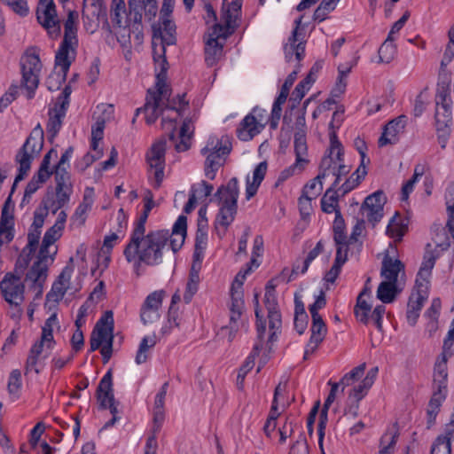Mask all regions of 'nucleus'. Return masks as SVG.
Instances as JSON below:
<instances>
[{"mask_svg":"<svg viewBox=\"0 0 454 454\" xmlns=\"http://www.w3.org/2000/svg\"><path fill=\"white\" fill-rule=\"evenodd\" d=\"M129 12L125 22L132 27L133 36L140 44L143 40L142 6L138 0H129Z\"/></svg>","mask_w":454,"mask_h":454,"instance_id":"nucleus-26","label":"nucleus"},{"mask_svg":"<svg viewBox=\"0 0 454 454\" xmlns=\"http://www.w3.org/2000/svg\"><path fill=\"white\" fill-rule=\"evenodd\" d=\"M168 387V382H165L160 391L155 395L153 405V423L154 425V432H160L165 419V399Z\"/></svg>","mask_w":454,"mask_h":454,"instance_id":"nucleus-29","label":"nucleus"},{"mask_svg":"<svg viewBox=\"0 0 454 454\" xmlns=\"http://www.w3.org/2000/svg\"><path fill=\"white\" fill-rule=\"evenodd\" d=\"M231 151V142L228 136H211L206 145L201 149V154L206 158L205 176L214 180L217 170L223 165L225 157Z\"/></svg>","mask_w":454,"mask_h":454,"instance_id":"nucleus-8","label":"nucleus"},{"mask_svg":"<svg viewBox=\"0 0 454 454\" xmlns=\"http://www.w3.org/2000/svg\"><path fill=\"white\" fill-rule=\"evenodd\" d=\"M166 43L159 42L153 36V57L157 74V82L155 90H148L146 102L142 108L137 109V114L140 111L145 114V121L148 124H153L160 114H164L166 110L175 112V116L163 115L162 125L166 129L171 130L168 134L170 141L175 140L173 130L176 128L175 121L181 115L182 111L187 106L184 100L185 95H177L176 98L170 100V89L166 83V74L168 70V62L166 59Z\"/></svg>","mask_w":454,"mask_h":454,"instance_id":"nucleus-2","label":"nucleus"},{"mask_svg":"<svg viewBox=\"0 0 454 454\" xmlns=\"http://www.w3.org/2000/svg\"><path fill=\"white\" fill-rule=\"evenodd\" d=\"M438 256L439 251L437 247L433 249L432 246L427 244L423 262L417 275L415 288L409 298L407 305L406 317L411 325H415L417 323L419 311L428 297L429 278Z\"/></svg>","mask_w":454,"mask_h":454,"instance_id":"nucleus-5","label":"nucleus"},{"mask_svg":"<svg viewBox=\"0 0 454 454\" xmlns=\"http://www.w3.org/2000/svg\"><path fill=\"white\" fill-rule=\"evenodd\" d=\"M424 174V167L422 165H416L412 177L408 180L402 188V200H407L409 194L413 191L415 184L419 181Z\"/></svg>","mask_w":454,"mask_h":454,"instance_id":"nucleus-53","label":"nucleus"},{"mask_svg":"<svg viewBox=\"0 0 454 454\" xmlns=\"http://www.w3.org/2000/svg\"><path fill=\"white\" fill-rule=\"evenodd\" d=\"M200 283V274L199 270L195 269V266L192 265L190 274H189V279L186 285V290L184 294V299L185 302H190L192 301V296L195 294V293L198 291Z\"/></svg>","mask_w":454,"mask_h":454,"instance_id":"nucleus-47","label":"nucleus"},{"mask_svg":"<svg viewBox=\"0 0 454 454\" xmlns=\"http://www.w3.org/2000/svg\"><path fill=\"white\" fill-rule=\"evenodd\" d=\"M366 174V167L359 166L357 169L348 178L346 179L344 184L338 188V191L340 192L342 195L347 194L361 183Z\"/></svg>","mask_w":454,"mask_h":454,"instance_id":"nucleus-39","label":"nucleus"},{"mask_svg":"<svg viewBox=\"0 0 454 454\" xmlns=\"http://www.w3.org/2000/svg\"><path fill=\"white\" fill-rule=\"evenodd\" d=\"M325 178L318 175L308 183L303 190V195L300 199L299 203L301 205L303 202H309L311 200L316 199L323 190V180Z\"/></svg>","mask_w":454,"mask_h":454,"instance_id":"nucleus-37","label":"nucleus"},{"mask_svg":"<svg viewBox=\"0 0 454 454\" xmlns=\"http://www.w3.org/2000/svg\"><path fill=\"white\" fill-rule=\"evenodd\" d=\"M36 17L38 22L46 29L51 38H58L61 27L53 0H39Z\"/></svg>","mask_w":454,"mask_h":454,"instance_id":"nucleus-15","label":"nucleus"},{"mask_svg":"<svg viewBox=\"0 0 454 454\" xmlns=\"http://www.w3.org/2000/svg\"><path fill=\"white\" fill-rule=\"evenodd\" d=\"M336 2L335 0H323L314 12V20L319 22L324 21L328 13L335 9Z\"/></svg>","mask_w":454,"mask_h":454,"instance_id":"nucleus-58","label":"nucleus"},{"mask_svg":"<svg viewBox=\"0 0 454 454\" xmlns=\"http://www.w3.org/2000/svg\"><path fill=\"white\" fill-rule=\"evenodd\" d=\"M43 146V130L40 124L33 129L22 147L15 156L19 164V173L15 177V185L23 180L30 170L32 161L40 154Z\"/></svg>","mask_w":454,"mask_h":454,"instance_id":"nucleus-9","label":"nucleus"},{"mask_svg":"<svg viewBox=\"0 0 454 454\" xmlns=\"http://www.w3.org/2000/svg\"><path fill=\"white\" fill-rule=\"evenodd\" d=\"M370 298L371 291L365 286L359 294L354 309L356 319L364 324H368L370 322L369 314L372 310V305L369 302Z\"/></svg>","mask_w":454,"mask_h":454,"instance_id":"nucleus-32","label":"nucleus"},{"mask_svg":"<svg viewBox=\"0 0 454 454\" xmlns=\"http://www.w3.org/2000/svg\"><path fill=\"white\" fill-rule=\"evenodd\" d=\"M194 127L191 120L185 119L179 132V143H175V148L177 152H184L191 146Z\"/></svg>","mask_w":454,"mask_h":454,"instance_id":"nucleus-36","label":"nucleus"},{"mask_svg":"<svg viewBox=\"0 0 454 454\" xmlns=\"http://www.w3.org/2000/svg\"><path fill=\"white\" fill-rule=\"evenodd\" d=\"M406 125V117L400 115L390 121L384 128L381 136L379 138V146L382 147L387 145L396 144L399 136L403 133Z\"/></svg>","mask_w":454,"mask_h":454,"instance_id":"nucleus-23","label":"nucleus"},{"mask_svg":"<svg viewBox=\"0 0 454 454\" xmlns=\"http://www.w3.org/2000/svg\"><path fill=\"white\" fill-rule=\"evenodd\" d=\"M75 12H69L64 23V37L55 56V71L46 80L50 90H59L65 82L70 66L75 60L78 47Z\"/></svg>","mask_w":454,"mask_h":454,"instance_id":"nucleus-3","label":"nucleus"},{"mask_svg":"<svg viewBox=\"0 0 454 454\" xmlns=\"http://www.w3.org/2000/svg\"><path fill=\"white\" fill-rule=\"evenodd\" d=\"M294 153L296 157L295 162L281 171L276 184L277 185L294 175L301 174L308 166L309 160L308 158L306 137H304L303 132L294 134Z\"/></svg>","mask_w":454,"mask_h":454,"instance_id":"nucleus-14","label":"nucleus"},{"mask_svg":"<svg viewBox=\"0 0 454 454\" xmlns=\"http://www.w3.org/2000/svg\"><path fill=\"white\" fill-rule=\"evenodd\" d=\"M124 0H112L110 17L114 27H121L122 25V14H125Z\"/></svg>","mask_w":454,"mask_h":454,"instance_id":"nucleus-51","label":"nucleus"},{"mask_svg":"<svg viewBox=\"0 0 454 454\" xmlns=\"http://www.w3.org/2000/svg\"><path fill=\"white\" fill-rule=\"evenodd\" d=\"M72 192L73 187H56V201L53 202V214L68 203Z\"/></svg>","mask_w":454,"mask_h":454,"instance_id":"nucleus-55","label":"nucleus"},{"mask_svg":"<svg viewBox=\"0 0 454 454\" xmlns=\"http://www.w3.org/2000/svg\"><path fill=\"white\" fill-rule=\"evenodd\" d=\"M67 106L68 101L64 100L62 103H55L54 107L49 110L47 132L50 135L51 140H52L57 136L61 129Z\"/></svg>","mask_w":454,"mask_h":454,"instance_id":"nucleus-27","label":"nucleus"},{"mask_svg":"<svg viewBox=\"0 0 454 454\" xmlns=\"http://www.w3.org/2000/svg\"><path fill=\"white\" fill-rule=\"evenodd\" d=\"M21 87L26 89L27 98L34 97L39 84V75L42 63L39 54L35 48L27 49L20 59Z\"/></svg>","mask_w":454,"mask_h":454,"instance_id":"nucleus-12","label":"nucleus"},{"mask_svg":"<svg viewBox=\"0 0 454 454\" xmlns=\"http://www.w3.org/2000/svg\"><path fill=\"white\" fill-rule=\"evenodd\" d=\"M69 168L55 166L54 174L56 187H73L71 183V176L67 171Z\"/></svg>","mask_w":454,"mask_h":454,"instance_id":"nucleus-60","label":"nucleus"},{"mask_svg":"<svg viewBox=\"0 0 454 454\" xmlns=\"http://www.w3.org/2000/svg\"><path fill=\"white\" fill-rule=\"evenodd\" d=\"M385 202L384 194L381 192H376L366 197L362 210L367 220L373 225L380 222L383 216V205Z\"/></svg>","mask_w":454,"mask_h":454,"instance_id":"nucleus-22","label":"nucleus"},{"mask_svg":"<svg viewBox=\"0 0 454 454\" xmlns=\"http://www.w3.org/2000/svg\"><path fill=\"white\" fill-rule=\"evenodd\" d=\"M49 213L47 205L38 207L34 212V220L27 233V244L22 249L20 255V260L22 259L25 264H27L31 260L32 255L35 254L38 247L39 239L41 237V229L44 224V221Z\"/></svg>","mask_w":454,"mask_h":454,"instance_id":"nucleus-13","label":"nucleus"},{"mask_svg":"<svg viewBox=\"0 0 454 454\" xmlns=\"http://www.w3.org/2000/svg\"><path fill=\"white\" fill-rule=\"evenodd\" d=\"M337 187H333L331 185L329 189L326 190L323 198L321 199V207L322 210L326 214L335 213L340 211L338 208V194L336 191Z\"/></svg>","mask_w":454,"mask_h":454,"instance_id":"nucleus-41","label":"nucleus"},{"mask_svg":"<svg viewBox=\"0 0 454 454\" xmlns=\"http://www.w3.org/2000/svg\"><path fill=\"white\" fill-rule=\"evenodd\" d=\"M262 129L263 127H259L254 115L247 114L240 122L238 129V137L243 141H248L261 133Z\"/></svg>","mask_w":454,"mask_h":454,"instance_id":"nucleus-35","label":"nucleus"},{"mask_svg":"<svg viewBox=\"0 0 454 454\" xmlns=\"http://www.w3.org/2000/svg\"><path fill=\"white\" fill-rule=\"evenodd\" d=\"M404 269V265L398 259H393L389 255H386L382 261V267L380 275L386 280L395 283L397 282L398 275Z\"/></svg>","mask_w":454,"mask_h":454,"instance_id":"nucleus-33","label":"nucleus"},{"mask_svg":"<svg viewBox=\"0 0 454 454\" xmlns=\"http://www.w3.org/2000/svg\"><path fill=\"white\" fill-rule=\"evenodd\" d=\"M289 454H309L307 440L302 433H300L296 441L290 448Z\"/></svg>","mask_w":454,"mask_h":454,"instance_id":"nucleus-64","label":"nucleus"},{"mask_svg":"<svg viewBox=\"0 0 454 454\" xmlns=\"http://www.w3.org/2000/svg\"><path fill=\"white\" fill-rule=\"evenodd\" d=\"M164 291H155L150 294L145 300L140 317L144 325L153 324L160 318V309L164 298Z\"/></svg>","mask_w":454,"mask_h":454,"instance_id":"nucleus-19","label":"nucleus"},{"mask_svg":"<svg viewBox=\"0 0 454 454\" xmlns=\"http://www.w3.org/2000/svg\"><path fill=\"white\" fill-rule=\"evenodd\" d=\"M345 223L340 211L336 212V216L333 222V239L335 244H344L348 241V237L345 234Z\"/></svg>","mask_w":454,"mask_h":454,"instance_id":"nucleus-49","label":"nucleus"},{"mask_svg":"<svg viewBox=\"0 0 454 454\" xmlns=\"http://www.w3.org/2000/svg\"><path fill=\"white\" fill-rule=\"evenodd\" d=\"M314 82L315 79L312 77V72H309V74L296 85L290 98V102H292L293 107H295L300 104L301 100L304 98L306 92L309 90Z\"/></svg>","mask_w":454,"mask_h":454,"instance_id":"nucleus-40","label":"nucleus"},{"mask_svg":"<svg viewBox=\"0 0 454 454\" xmlns=\"http://www.w3.org/2000/svg\"><path fill=\"white\" fill-rule=\"evenodd\" d=\"M166 144V137H160L153 144L146 154L148 165L151 171H153L154 177L153 186L155 188H159L160 186L164 177Z\"/></svg>","mask_w":454,"mask_h":454,"instance_id":"nucleus-16","label":"nucleus"},{"mask_svg":"<svg viewBox=\"0 0 454 454\" xmlns=\"http://www.w3.org/2000/svg\"><path fill=\"white\" fill-rule=\"evenodd\" d=\"M112 386V372L108 371L101 379L97 389V399L102 409H107L108 404L114 400Z\"/></svg>","mask_w":454,"mask_h":454,"instance_id":"nucleus-31","label":"nucleus"},{"mask_svg":"<svg viewBox=\"0 0 454 454\" xmlns=\"http://www.w3.org/2000/svg\"><path fill=\"white\" fill-rule=\"evenodd\" d=\"M176 26L169 20H165L162 23V27L154 30L153 37L160 43H165L167 45H172L176 43L175 37Z\"/></svg>","mask_w":454,"mask_h":454,"instance_id":"nucleus-38","label":"nucleus"},{"mask_svg":"<svg viewBox=\"0 0 454 454\" xmlns=\"http://www.w3.org/2000/svg\"><path fill=\"white\" fill-rule=\"evenodd\" d=\"M0 291L9 305L11 317L20 318L23 314L22 304L25 301V285L21 276L16 271L5 273L0 282Z\"/></svg>","mask_w":454,"mask_h":454,"instance_id":"nucleus-10","label":"nucleus"},{"mask_svg":"<svg viewBox=\"0 0 454 454\" xmlns=\"http://www.w3.org/2000/svg\"><path fill=\"white\" fill-rule=\"evenodd\" d=\"M113 332V313L112 311H106L96 324L90 340V351H95L101 347L100 353L103 356L104 364H106L112 356Z\"/></svg>","mask_w":454,"mask_h":454,"instance_id":"nucleus-11","label":"nucleus"},{"mask_svg":"<svg viewBox=\"0 0 454 454\" xmlns=\"http://www.w3.org/2000/svg\"><path fill=\"white\" fill-rule=\"evenodd\" d=\"M406 230V225L401 223L400 217L396 214L392 217L387 227V234L395 240H401Z\"/></svg>","mask_w":454,"mask_h":454,"instance_id":"nucleus-48","label":"nucleus"},{"mask_svg":"<svg viewBox=\"0 0 454 454\" xmlns=\"http://www.w3.org/2000/svg\"><path fill=\"white\" fill-rule=\"evenodd\" d=\"M264 303L268 309L270 336L269 341H274L277 332L282 326L281 315L278 309V301L274 289H268L264 295Z\"/></svg>","mask_w":454,"mask_h":454,"instance_id":"nucleus-21","label":"nucleus"},{"mask_svg":"<svg viewBox=\"0 0 454 454\" xmlns=\"http://www.w3.org/2000/svg\"><path fill=\"white\" fill-rule=\"evenodd\" d=\"M228 308L229 313L246 312L242 290L231 292V301Z\"/></svg>","mask_w":454,"mask_h":454,"instance_id":"nucleus-59","label":"nucleus"},{"mask_svg":"<svg viewBox=\"0 0 454 454\" xmlns=\"http://www.w3.org/2000/svg\"><path fill=\"white\" fill-rule=\"evenodd\" d=\"M450 106H436L435 109V125L436 127L450 128L451 123Z\"/></svg>","mask_w":454,"mask_h":454,"instance_id":"nucleus-54","label":"nucleus"},{"mask_svg":"<svg viewBox=\"0 0 454 454\" xmlns=\"http://www.w3.org/2000/svg\"><path fill=\"white\" fill-rule=\"evenodd\" d=\"M365 364H361L358 366L353 368L349 372L346 373L340 380V383L342 386V390L346 387L351 386L354 384L356 380L361 379V377L364 375L365 371Z\"/></svg>","mask_w":454,"mask_h":454,"instance_id":"nucleus-57","label":"nucleus"},{"mask_svg":"<svg viewBox=\"0 0 454 454\" xmlns=\"http://www.w3.org/2000/svg\"><path fill=\"white\" fill-rule=\"evenodd\" d=\"M58 325V318L56 314H52L48 317L42 329V335L43 341H55L53 338V327Z\"/></svg>","mask_w":454,"mask_h":454,"instance_id":"nucleus-61","label":"nucleus"},{"mask_svg":"<svg viewBox=\"0 0 454 454\" xmlns=\"http://www.w3.org/2000/svg\"><path fill=\"white\" fill-rule=\"evenodd\" d=\"M338 112H334L333 120L329 124L330 146L326 154L323 157L320 166L319 174L325 179L332 176L334 181L332 186L338 187L339 182L342 176H347L350 172V166L345 164L343 159V147L338 140L335 129L340 126V121L335 125V119L339 116Z\"/></svg>","mask_w":454,"mask_h":454,"instance_id":"nucleus-6","label":"nucleus"},{"mask_svg":"<svg viewBox=\"0 0 454 454\" xmlns=\"http://www.w3.org/2000/svg\"><path fill=\"white\" fill-rule=\"evenodd\" d=\"M336 394L330 392L325 403L324 407L322 409L321 414H320V421L318 423L317 427V434H318V443L320 447L323 445V440L325 436V429L327 420V411L330 407V405L333 403L335 399Z\"/></svg>","mask_w":454,"mask_h":454,"instance_id":"nucleus-45","label":"nucleus"},{"mask_svg":"<svg viewBox=\"0 0 454 454\" xmlns=\"http://www.w3.org/2000/svg\"><path fill=\"white\" fill-rule=\"evenodd\" d=\"M267 172V163L265 161L260 162L253 172V180L250 177L247 178L246 198L249 200L253 198L262 182Z\"/></svg>","mask_w":454,"mask_h":454,"instance_id":"nucleus-34","label":"nucleus"},{"mask_svg":"<svg viewBox=\"0 0 454 454\" xmlns=\"http://www.w3.org/2000/svg\"><path fill=\"white\" fill-rule=\"evenodd\" d=\"M449 357L443 356V352L441 354V359H438L434 365V387L444 386L447 387V360Z\"/></svg>","mask_w":454,"mask_h":454,"instance_id":"nucleus-42","label":"nucleus"},{"mask_svg":"<svg viewBox=\"0 0 454 454\" xmlns=\"http://www.w3.org/2000/svg\"><path fill=\"white\" fill-rule=\"evenodd\" d=\"M396 54V46L394 41L386 39L379 49V59L381 63L391 62Z\"/></svg>","mask_w":454,"mask_h":454,"instance_id":"nucleus-52","label":"nucleus"},{"mask_svg":"<svg viewBox=\"0 0 454 454\" xmlns=\"http://www.w3.org/2000/svg\"><path fill=\"white\" fill-rule=\"evenodd\" d=\"M248 330V318L246 312L230 313L229 324L221 328L220 333L231 342L238 335L239 332Z\"/></svg>","mask_w":454,"mask_h":454,"instance_id":"nucleus-24","label":"nucleus"},{"mask_svg":"<svg viewBox=\"0 0 454 454\" xmlns=\"http://www.w3.org/2000/svg\"><path fill=\"white\" fill-rule=\"evenodd\" d=\"M371 387L372 386L365 384V380H363L349 391L348 400L361 401Z\"/></svg>","mask_w":454,"mask_h":454,"instance_id":"nucleus-63","label":"nucleus"},{"mask_svg":"<svg viewBox=\"0 0 454 454\" xmlns=\"http://www.w3.org/2000/svg\"><path fill=\"white\" fill-rule=\"evenodd\" d=\"M285 388L286 384L282 385L281 383H279L275 388L270 411L263 427L264 433L269 438L271 437L277 427V419L280 415V411H278V405L280 404V400L283 399Z\"/></svg>","mask_w":454,"mask_h":454,"instance_id":"nucleus-28","label":"nucleus"},{"mask_svg":"<svg viewBox=\"0 0 454 454\" xmlns=\"http://www.w3.org/2000/svg\"><path fill=\"white\" fill-rule=\"evenodd\" d=\"M114 34L122 47H128L129 45L131 35H133L131 27L129 25L128 27L122 25H121V27H114Z\"/></svg>","mask_w":454,"mask_h":454,"instance_id":"nucleus-62","label":"nucleus"},{"mask_svg":"<svg viewBox=\"0 0 454 454\" xmlns=\"http://www.w3.org/2000/svg\"><path fill=\"white\" fill-rule=\"evenodd\" d=\"M396 284L389 281H382L377 290V297L384 303L392 302L396 295Z\"/></svg>","mask_w":454,"mask_h":454,"instance_id":"nucleus-43","label":"nucleus"},{"mask_svg":"<svg viewBox=\"0 0 454 454\" xmlns=\"http://www.w3.org/2000/svg\"><path fill=\"white\" fill-rule=\"evenodd\" d=\"M356 64V59H354L350 63L348 64H340L338 67V81L336 82V88L335 90L339 91L340 93H343L346 88V81L345 78L351 71L352 67Z\"/></svg>","mask_w":454,"mask_h":454,"instance_id":"nucleus-56","label":"nucleus"},{"mask_svg":"<svg viewBox=\"0 0 454 454\" xmlns=\"http://www.w3.org/2000/svg\"><path fill=\"white\" fill-rule=\"evenodd\" d=\"M254 303H255V317H256V329H257V339L258 341L254 344V348L247 356L246 362L239 369V374H238V380H243L247 373L252 370V368L254 365V357L258 356L259 352L262 348V340L266 333V324L262 320V317L260 316L261 310L259 309V300H258V294H254Z\"/></svg>","mask_w":454,"mask_h":454,"instance_id":"nucleus-17","label":"nucleus"},{"mask_svg":"<svg viewBox=\"0 0 454 454\" xmlns=\"http://www.w3.org/2000/svg\"><path fill=\"white\" fill-rule=\"evenodd\" d=\"M13 220L2 214L0 219V245H8L13 239Z\"/></svg>","mask_w":454,"mask_h":454,"instance_id":"nucleus-44","label":"nucleus"},{"mask_svg":"<svg viewBox=\"0 0 454 454\" xmlns=\"http://www.w3.org/2000/svg\"><path fill=\"white\" fill-rule=\"evenodd\" d=\"M53 261V257L39 253L37 261L26 275V280L31 283L33 287L38 290V293L42 292L43 286L47 278L48 268Z\"/></svg>","mask_w":454,"mask_h":454,"instance_id":"nucleus-18","label":"nucleus"},{"mask_svg":"<svg viewBox=\"0 0 454 454\" xmlns=\"http://www.w3.org/2000/svg\"><path fill=\"white\" fill-rule=\"evenodd\" d=\"M301 23V18L295 20L296 27L284 46L285 55L287 61H292L294 57V59L300 62L304 57L305 41L302 34L299 33Z\"/></svg>","mask_w":454,"mask_h":454,"instance_id":"nucleus-20","label":"nucleus"},{"mask_svg":"<svg viewBox=\"0 0 454 454\" xmlns=\"http://www.w3.org/2000/svg\"><path fill=\"white\" fill-rule=\"evenodd\" d=\"M186 229L187 219L180 215L171 233L168 230H159L146 235L130 237L123 253L126 260L132 263L137 276L141 275L143 265L156 267L163 263L168 243L173 253L177 252L184 243Z\"/></svg>","mask_w":454,"mask_h":454,"instance_id":"nucleus-1","label":"nucleus"},{"mask_svg":"<svg viewBox=\"0 0 454 454\" xmlns=\"http://www.w3.org/2000/svg\"><path fill=\"white\" fill-rule=\"evenodd\" d=\"M311 335L304 352V359H307L309 356L317 350L327 333L326 325L321 316L311 317Z\"/></svg>","mask_w":454,"mask_h":454,"instance_id":"nucleus-25","label":"nucleus"},{"mask_svg":"<svg viewBox=\"0 0 454 454\" xmlns=\"http://www.w3.org/2000/svg\"><path fill=\"white\" fill-rule=\"evenodd\" d=\"M106 127V119L103 117H98L96 122L91 127V150H97L98 143L103 138L104 129Z\"/></svg>","mask_w":454,"mask_h":454,"instance_id":"nucleus-50","label":"nucleus"},{"mask_svg":"<svg viewBox=\"0 0 454 454\" xmlns=\"http://www.w3.org/2000/svg\"><path fill=\"white\" fill-rule=\"evenodd\" d=\"M63 230L54 224L48 229L43 238L39 253L54 258L58 252V248L54 244L62 236Z\"/></svg>","mask_w":454,"mask_h":454,"instance_id":"nucleus-30","label":"nucleus"},{"mask_svg":"<svg viewBox=\"0 0 454 454\" xmlns=\"http://www.w3.org/2000/svg\"><path fill=\"white\" fill-rule=\"evenodd\" d=\"M241 4L233 1L225 10L223 8L222 23L214 24L206 38L205 60L208 66H214L223 55V42L238 27V19Z\"/></svg>","mask_w":454,"mask_h":454,"instance_id":"nucleus-4","label":"nucleus"},{"mask_svg":"<svg viewBox=\"0 0 454 454\" xmlns=\"http://www.w3.org/2000/svg\"><path fill=\"white\" fill-rule=\"evenodd\" d=\"M239 193V181L236 177H232L226 185H222L217 190L216 195L221 207L215 219V230L220 238L225 235L227 228L235 219Z\"/></svg>","mask_w":454,"mask_h":454,"instance_id":"nucleus-7","label":"nucleus"},{"mask_svg":"<svg viewBox=\"0 0 454 454\" xmlns=\"http://www.w3.org/2000/svg\"><path fill=\"white\" fill-rule=\"evenodd\" d=\"M156 345V337L155 336H145L142 339L138 350L136 355V363L137 364H144L148 359V352L149 349L153 348Z\"/></svg>","mask_w":454,"mask_h":454,"instance_id":"nucleus-46","label":"nucleus"}]
</instances>
